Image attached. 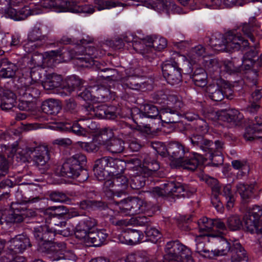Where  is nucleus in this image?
I'll list each match as a JSON object with an SVG mask.
<instances>
[{
    "label": "nucleus",
    "mask_w": 262,
    "mask_h": 262,
    "mask_svg": "<svg viewBox=\"0 0 262 262\" xmlns=\"http://www.w3.org/2000/svg\"><path fill=\"white\" fill-rule=\"evenodd\" d=\"M260 24L257 21L255 17L249 18L248 22L241 23L238 27V29L241 30L245 36L254 42L255 37L254 32L256 28H259Z\"/></svg>",
    "instance_id": "obj_24"
},
{
    "label": "nucleus",
    "mask_w": 262,
    "mask_h": 262,
    "mask_svg": "<svg viewBox=\"0 0 262 262\" xmlns=\"http://www.w3.org/2000/svg\"><path fill=\"white\" fill-rule=\"evenodd\" d=\"M41 6L45 8H52L57 12H70L75 13L91 14L95 11L91 5H78L66 0H42Z\"/></svg>",
    "instance_id": "obj_9"
},
{
    "label": "nucleus",
    "mask_w": 262,
    "mask_h": 262,
    "mask_svg": "<svg viewBox=\"0 0 262 262\" xmlns=\"http://www.w3.org/2000/svg\"><path fill=\"white\" fill-rule=\"evenodd\" d=\"M9 7L10 0H0V9L7 10L8 16L15 20H24L28 16L34 14L28 7H24L20 10Z\"/></svg>",
    "instance_id": "obj_16"
},
{
    "label": "nucleus",
    "mask_w": 262,
    "mask_h": 262,
    "mask_svg": "<svg viewBox=\"0 0 262 262\" xmlns=\"http://www.w3.org/2000/svg\"><path fill=\"white\" fill-rule=\"evenodd\" d=\"M39 215L43 217L41 222H43L45 220L46 225L49 226V229H51L52 226L59 229L66 227V221H57L58 217H59L60 215L51 214L48 212V210H41L39 211Z\"/></svg>",
    "instance_id": "obj_31"
},
{
    "label": "nucleus",
    "mask_w": 262,
    "mask_h": 262,
    "mask_svg": "<svg viewBox=\"0 0 262 262\" xmlns=\"http://www.w3.org/2000/svg\"><path fill=\"white\" fill-rule=\"evenodd\" d=\"M158 96H161L162 102H165V100L168 102L167 104H173L175 108L174 110H172L170 108H165L162 109L159 112L158 115L159 118L163 122L166 123H174L179 121V115L181 113L179 112V110H181L183 107V103L179 100L178 97L173 95H167L166 94H159Z\"/></svg>",
    "instance_id": "obj_10"
},
{
    "label": "nucleus",
    "mask_w": 262,
    "mask_h": 262,
    "mask_svg": "<svg viewBox=\"0 0 262 262\" xmlns=\"http://www.w3.org/2000/svg\"><path fill=\"white\" fill-rule=\"evenodd\" d=\"M40 200L39 196L25 198L21 200L17 199L16 202H12L11 205V210L7 215H4L5 221L7 223H20L27 218L35 215L34 211L21 207V204L27 203H34Z\"/></svg>",
    "instance_id": "obj_7"
},
{
    "label": "nucleus",
    "mask_w": 262,
    "mask_h": 262,
    "mask_svg": "<svg viewBox=\"0 0 262 262\" xmlns=\"http://www.w3.org/2000/svg\"><path fill=\"white\" fill-rule=\"evenodd\" d=\"M107 163V168L113 169L111 171H115L114 174L120 173L123 172L125 163L123 161L118 159L111 157H103Z\"/></svg>",
    "instance_id": "obj_43"
},
{
    "label": "nucleus",
    "mask_w": 262,
    "mask_h": 262,
    "mask_svg": "<svg viewBox=\"0 0 262 262\" xmlns=\"http://www.w3.org/2000/svg\"><path fill=\"white\" fill-rule=\"evenodd\" d=\"M106 108L105 106H98L94 107L92 105H88L85 106L82 111L86 117L79 119V120H86L88 122H92L91 118L94 116H98L100 118L105 119V111Z\"/></svg>",
    "instance_id": "obj_30"
},
{
    "label": "nucleus",
    "mask_w": 262,
    "mask_h": 262,
    "mask_svg": "<svg viewBox=\"0 0 262 262\" xmlns=\"http://www.w3.org/2000/svg\"><path fill=\"white\" fill-rule=\"evenodd\" d=\"M147 258V252L146 251H140L129 254L126 259H124L126 262H146Z\"/></svg>",
    "instance_id": "obj_58"
},
{
    "label": "nucleus",
    "mask_w": 262,
    "mask_h": 262,
    "mask_svg": "<svg viewBox=\"0 0 262 262\" xmlns=\"http://www.w3.org/2000/svg\"><path fill=\"white\" fill-rule=\"evenodd\" d=\"M115 188H114V194L119 197L122 194L126 193L128 188V180L124 175L120 173L114 174Z\"/></svg>",
    "instance_id": "obj_32"
},
{
    "label": "nucleus",
    "mask_w": 262,
    "mask_h": 262,
    "mask_svg": "<svg viewBox=\"0 0 262 262\" xmlns=\"http://www.w3.org/2000/svg\"><path fill=\"white\" fill-rule=\"evenodd\" d=\"M46 256L53 261L68 259L75 262L77 259V257L73 252L66 250V245L64 243H57L51 246L46 253Z\"/></svg>",
    "instance_id": "obj_14"
},
{
    "label": "nucleus",
    "mask_w": 262,
    "mask_h": 262,
    "mask_svg": "<svg viewBox=\"0 0 262 262\" xmlns=\"http://www.w3.org/2000/svg\"><path fill=\"white\" fill-rule=\"evenodd\" d=\"M219 84V83L217 85L210 84L207 87L206 91L209 97L214 101H220L224 98L223 90Z\"/></svg>",
    "instance_id": "obj_45"
},
{
    "label": "nucleus",
    "mask_w": 262,
    "mask_h": 262,
    "mask_svg": "<svg viewBox=\"0 0 262 262\" xmlns=\"http://www.w3.org/2000/svg\"><path fill=\"white\" fill-rule=\"evenodd\" d=\"M59 102L55 99H50L43 102L41 105L42 111L50 115H56L61 110Z\"/></svg>",
    "instance_id": "obj_39"
},
{
    "label": "nucleus",
    "mask_w": 262,
    "mask_h": 262,
    "mask_svg": "<svg viewBox=\"0 0 262 262\" xmlns=\"http://www.w3.org/2000/svg\"><path fill=\"white\" fill-rule=\"evenodd\" d=\"M211 237L215 238L216 241H219L217 249L213 250L214 257L219 256H224L230 252L232 249V243H230L223 235L211 233Z\"/></svg>",
    "instance_id": "obj_27"
},
{
    "label": "nucleus",
    "mask_w": 262,
    "mask_h": 262,
    "mask_svg": "<svg viewBox=\"0 0 262 262\" xmlns=\"http://www.w3.org/2000/svg\"><path fill=\"white\" fill-rule=\"evenodd\" d=\"M106 161L104 158H102L95 162L93 170L94 175L98 181L105 180L115 173V171H111V170L105 169L107 168Z\"/></svg>",
    "instance_id": "obj_25"
},
{
    "label": "nucleus",
    "mask_w": 262,
    "mask_h": 262,
    "mask_svg": "<svg viewBox=\"0 0 262 262\" xmlns=\"http://www.w3.org/2000/svg\"><path fill=\"white\" fill-rule=\"evenodd\" d=\"M34 236L40 246L50 243L54 238V233L52 228L47 225H40L34 229Z\"/></svg>",
    "instance_id": "obj_19"
},
{
    "label": "nucleus",
    "mask_w": 262,
    "mask_h": 262,
    "mask_svg": "<svg viewBox=\"0 0 262 262\" xmlns=\"http://www.w3.org/2000/svg\"><path fill=\"white\" fill-rule=\"evenodd\" d=\"M223 194L227 200L226 207L228 210H230L233 207L235 201L230 185L228 184L224 187Z\"/></svg>",
    "instance_id": "obj_57"
},
{
    "label": "nucleus",
    "mask_w": 262,
    "mask_h": 262,
    "mask_svg": "<svg viewBox=\"0 0 262 262\" xmlns=\"http://www.w3.org/2000/svg\"><path fill=\"white\" fill-rule=\"evenodd\" d=\"M198 224L200 231L209 232L213 229V220L206 217L200 219Z\"/></svg>",
    "instance_id": "obj_56"
},
{
    "label": "nucleus",
    "mask_w": 262,
    "mask_h": 262,
    "mask_svg": "<svg viewBox=\"0 0 262 262\" xmlns=\"http://www.w3.org/2000/svg\"><path fill=\"white\" fill-rule=\"evenodd\" d=\"M222 121L236 124L243 118L244 116L238 110L231 109L221 111Z\"/></svg>",
    "instance_id": "obj_38"
},
{
    "label": "nucleus",
    "mask_w": 262,
    "mask_h": 262,
    "mask_svg": "<svg viewBox=\"0 0 262 262\" xmlns=\"http://www.w3.org/2000/svg\"><path fill=\"white\" fill-rule=\"evenodd\" d=\"M86 163L85 156L77 153L67 159L60 168V174L73 179L82 183L86 181L89 178L88 171L83 168Z\"/></svg>",
    "instance_id": "obj_5"
},
{
    "label": "nucleus",
    "mask_w": 262,
    "mask_h": 262,
    "mask_svg": "<svg viewBox=\"0 0 262 262\" xmlns=\"http://www.w3.org/2000/svg\"><path fill=\"white\" fill-rule=\"evenodd\" d=\"M17 153L20 156V160L25 162L31 154H33V162L38 166L45 165L49 160L48 148L40 146L35 148H27L25 150H17Z\"/></svg>",
    "instance_id": "obj_13"
},
{
    "label": "nucleus",
    "mask_w": 262,
    "mask_h": 262,
    "mask_svg": "<svg viewBox=\"0 0 262 262\" xmlns=\"http://www.w3.org/2000/svg\"><path fill=\"white\" fill-rule=\"evenodd\" d=\"M255 122L246 129L244 137L246 140L252 141L255 139L262 138V118H255Z\"/></svg>",
    "instance_id": "obj_23"
},
{
    "label": "nucleus",
    "mask_w": 262,
    "mask_h": 262,
    "mask_svg": "<svg viewBox=\"0 0 262 262\" xmlns=\"http://www.w3.org/2000/svg\"><path fill=\"white\" fill-rule=\"evenodd\" d=\"M258 53V48L256 45H255L243 56L241 68L245 70H250L255 63V60L254 58L256 57Z\"/></svg>",
    "instance_id": "obj_34"
},
{
    "label": "nucleus",
    "mask_w": 262,
    "mask_h": 262,
    "mask_svg": "<svg viewBox=\"0 0 262 262\" xmlns=\"http://www.w3.org/2000/svg\"><path fill=\"white\" fill-rule=\"evenodd\" d=\"M122 85L124 88H129L134 90H139L141 85L136 81L134 76L129 75L121 79Z\"/></svg>",
    "instance_id": "obj_51"
},
{
    "label": "nucleus",
    "mask_w": 262,
    "mask_h": 262,
    "mask_svg": "<svg viewBox=\"0 0 262 262\" xmlns=\"http://www.w3.org/2000/svg\"><path fill=\"white\" fill-rule=\"evenodd\" d=\"M187 140L192 147L199 149L203 151H208L206 159H209L212 162H217L216 165L222 164L223 157L221 156V150L224 148V143L220 140H216L213 143L211 141L205 139L203 136L198 135H191ZM214 164L215 163H214Z\"/></svg>",
    "instance_id": "obj_4"
},
{
    "label": "nucleus",
    "mask_w": 262,
    "mask_h": 262,
    "mask_svg": "<svg viewBox=\"0 0 262 262\" xmlns=\"http://www.w3.org/2000/svg\"><path fill=\"white\" fill-rule=\"evenodd\" d=\"M254 186L253 185H246L239 183L236 185V191L240 194L243 201L246 202L251 198L253 194Z\"/></svg>",
    "instance_id": "obj_46"
},
{
    "label": "nucleus",
    "mask_w": 262,
    "mask_h": 262,
    "mask_svg": "<svg viewBox=\"0 0 262 262\" xmlns=\"http://www.w3.org/2000/svg\"><path fill=\"white\" fill-rule=\"evenodd\" d=\"M40 200L39 196L25 198L21 200L17 199L16 202H12L11 205V210L7 215H4L5 221L7 223H20L27 218L35 215L34 211L21 207V204L27 203H34Z\"/></svg>",
    "instance_id": "obj_6"
},
{
    "label": "nucleus",
    "mask_w": 262,
    "mask_h": 262,
    "mask_svg": "<svg viewBox=\"0 0 262 262\" xmlns=\"http://www.w3.org/2000/svg\"><path fill=\"white\" fill-rule=\"evenodd\" d=\"M120 213L125 215H134L143 213L150 209L146 202L139 197L127 199L117 203Z\"/></svg>",
    "instance_id": "obj_11"
},
{
    "label": "nucleus",
    "mask_w": 262,
    "mask_h": 262,
    "mask_svg": "<svg viewBox=\"0 0 262 262\" xmlns=\"http://www.w3.org/2000/svg\"><path fill=\"white\" fill-rule=\"evenodd\" d=\"M166 151L172 158L173 164L176 165L184 158L185 153L184 146L177 142L170 143Z\"/></svg>",
    "instance_id": "obj_28"
},
{
    "label": "nucleus",
    "mask_w": 262,
    "mask_h": 262,
    "mask_svg": "<svg viewBox=\"0 0 262 262\" xmlns=\"http://www.w3.org/2000/svg\"><path fill=\"white\" fill-rule=\"evenodd\" d=\"M184 248L185 246L178 241L167 242L165 248L164 259L167 261H177Z\"/></svg>",
    "instance_id": "obj_20"
},
{
    "label": "nucleus",
    "mask_w": 262,
    "mask_h": 262,
    "mask_svg": "<svg viewBox=\"0 0 262 262\" xmlns=\"http://www.w3.org/2000/svg\"><path fill=\"white\" fill-rule=\"evenodd\" d=\"M151 8L158 12L170 13L176 9V6L170 0H152Z\"/></svg>",
    "instance_id": "obj_37"
},
{
    "label": "nucleus",
    "mask_w": 262,
    "mask_h": 262,
    "mask_svg": "<svg viewBox=\"0 0 262 262\" xmlns=\"http://www.w3.org/2000/svg\"><path fill=\"white\" fill-rule=\"evenodd\" d=\"M50 31V28L47 25L37 23L28 34V42L24 46L26 51L31 52L35 48L40 47L42 41L45 40L46 34Z\"/></svg>",
    "instance_id": "obj_12"
},
{
    "label": "nucleus",
    "mask_w": 262,
    "mask_h": 262,
    "mask_svg": "<svg viewBox=\"0 0 262 262\" xmlns=\"http://www.w3.org/2000/svg\"><path fill=\"white\" fill-rule=\"evenodd\" d=\"M191 78L196 86L203 88L206 86L207 83V75L203 68L196 69Z\"/></svg>",
    "instance_id": "obj_42"
},
{
    "label": "nucleus",
    "mask_w": 262,
    "mask_h": 262,
    "mask_svg": "<svg viewBox=\"0 0 262 262\" xmlns=\"http://www.w3.org/2000/svg\"><path fill=\"white\" fill-rule=\"evenodd\" d=\"M163 188L155 187L151 191L146 193L154 197L172 196L175 198L189 197L190 194L195 192V189L190 188L187 185H182L179 182L174 181L168 182L162 185Z\"/></svg>",
    "instance_id": "obj_8"
},
{
    "label": "nucleus",
    "mask_w": 262,
    "mask_h": 262,
    "mask_svg": "<svg viewBox=\"0 0 262 262\" xmlns=\"http://www.w3.org/2000/svg\"><path fill=\"white\" fill-rule=\"evenodd\" d=\"M145 40L144 44V49L146 52L142 55L145 57H153V50L161 51L164 49L167 46V41L165 38L163 37H148Z\"/></svg>",
    "instance_id": "obj_18"
},
{
    "label": "nucleus",
    "mask_w": 262,
    "mask_h": 262,
    "mask_svg": "<svg viewBox=\"0 0 262 262\" xmlns=\"http://www.w3.org/2000/svg\"><path fill=\"white\" fill-rule=\"evenodd\" d=\"M81 84L80 79L76 76H73L66 79L63 89L64 91L70 94L74 91L76 88L79 87Z\"/></svg>",
    "instance_id": "obj_49"
},
{
    "label": "nucleus",
    "mask_w": 262,
    "mask_h": 262,
    "mask_svg": "<svg viewBox=\"0 0 262 262\" xmlns=\"http://www.w3.org/2000/svg\"><path fill=\"white\" fill-rule=\"evenodd\" d=\"M159 111L158 108L150 104H146L141 108L140 116L149 118H155L158 117Z\"/></svg>",
    "instance_id": "obj_47"
},
{
    "label": "nucleus",
    "mask_w": 262,
    "mask_h": 262,
    "mask_svg": "<svg viewBox=\"0 0 262 262\" xmlns=\"http://www.w3.org/2000/svg\"><path fill=\"white\" fill-rule=\"evenodd\" d=\"M90 41L83 39L80 40V45L76 46L73 50L69 52H62L61 51H51L44 54L35 53L32 57V61L37 67L42 65L53 67L61 61V56L65 57L69 53L71 58H75L76 63L80 67L89 68L95 64V58L101 56V51L97 50L92 46H85Z\"/></svg>",
    "instance_id": "obj_1"
},
{
    "label": "nucleus",
    "mask_w": 262,
    "mask_h": 262,
    "mask_svg": "<svg viewBox=\"0 0 262 262\" xmlns=\"http://www.w3.org/2000/svg\"><path fill=\"white\" fill-rule=\"evenodd\" d=\"M94 3L95 7L99 11L110 9L117 5V3L114 0H95Z\"/></svg>",
    "instance_id": "obj_62"
},
{
    "label": "nucleus",
    "mask_w": 262,
    "mask_h": 262,
    "mask_svg": "<svg viewBox=\"0 0 262 262\" xmlns=\"http://www.w3.org/2000/svg\"><path fill=\"white\" fill-rule=\"evenodd\" d=\"M250 214L246 212L243 217V222L247 231L254 233L256 229L255 226L259 220Z\"/></svg>",
    "instance_id": "obj_53"
},
{
    "label": "nucleus",
    "mask_w": 262,
    "mask_h": 262,
    "mask_svg": "<svg viewBox=\"0 0 262 262\" xmlns=\"http://www.w3.org/2000/svg\"><path fill=\"white\" fill-rule=\"evenodd\" d=\"M210 45L216 51L238 50L248 47L249 42L234 29L228 31L224 36L221 34L212 36L210 39Z\"/></svg>",
    "instance_id": "obj_3"
},
{
    "label": "nucleus",
    "mask_w": 262,
    "mask_h": 262,
    "mask_svg": "<svg viewBox=\"0 0 262 262\" xmlns=\"http://www.w3.org/2000/svg\"><path fill=\"white\" fill-rule=\"evenodd\" d=\"M162 73L167 82L171 85L179 83L182 80L181 69L175 61L166 62L162 67Z\"/></svg>",
    "instance_id": "obj_15"
},
{
    "label": "nucleus",
    "mask_w": 262,
    "mask_h": 262,
    "mask_svg": "<svg viewBox=\"0 0 262 262\" xmlns=\"http://www.w3.org/2000/svg\"><path fill=\"white\" fill-rule=\"evenodd\" d=\"M227 225L230 230H239L242 226V222L238 215H231L227 219Z\"/></svg>",
    "instance_id": "obj_59"
},
{
    "label": "nucleus",
    "mask_w": 262,
    "mask_h": 262,
    "mask_svg": "<svg viewBox=\"0 0 262 262\" xmlns=\"http://www.w3.org/2000/svg\"><path fill=\"white\" fill-rule=\"evenodd\" d=\"M96 221L92 218L85 219L76 226L75 232L76 238L83 240L88 246L99 247L103 244L107 235L102 230L94 231Z\"/></svg>",
    "instance_id": "obj_2"
},
{
    "label": "nucleus",
    "mask_w": 262,
    "mask_h": 262,
    "mask_svg": "<svg viewBox=\"0 0 262 262\" xmlns=\"http://www.w3.org/2000/svg\"><path fill=\"white\" fill-rule=\"evenodd\" d=\"M16 95L12 92L6 91L4 93L2 99L1 108L3 110L11 109L16 103Z\"/></svg>",
    "instance_id": "obj_44"
},
{
    "label": "nucleus",
    "mask_w": 262,
    "mask_h": 262,
    "mask_svg": "<svg viewBox=\"0 0 262 262\" xmlns=\"http://www.w3.org/2000/svg\"><path fill=\"white\" fill-rule=\"evenodd\" d=\"M211 234H204L200 235L196 237L195 251L202 256L209 259L214 258L213 250L210 251L205 247V242L207 241V237H211Z\"/></svg>",
    "instance_id": "obj_29"
},
{
    "label": "nucleus",
    "mask_w": 262,
    "mask_h": 262,
    "mask_svg": "<svg viewBox=\"0 0 262 262\" xmlns=\"http://www.w3.org/2000/svg\"><path fill=\"white\" fill-rule=\"evenodd\" d=\"M230 252L232 262H239L247 259L246 251L237 240L232 241V249Z\"/></svg>",
    "instance_id": "obj_33"
},
{
    "label": "nucleus",
    "mask_w": 262,
    "mask_h": 262,
    "mask_svg": "<svg viewBox=\"0 0 262 262\" xmlns=\"http://www.w3.org/2000/svg\"><path fill=\"white\" fill-rule=\"evenodd\" d=\"M9 243L10 249L14 254L23 253L31 245L29 238L24 235H16L11 238Z\"/></svg>",
    "instance_id": "obj_22"
},
{
    "label": "nucleus",
    "mask_w": 262,
    "mask_h": 262,
    "mask_svg": "<svg viewBox=\"0 0 262 262\" xmlns=\"http://www.w3.org/2000/svg\"><path fill=\"white\" fill-rule=\"evenodd\" d=\"M232 165L234 169L239 170L242 174L245 175L249 172V166L246 161L234 160L232 162Z\"/></svg>",
    "instance_id": "obj_63"
},
{
    "label": "nucleus",
    "mask_w": 262,
    "mask_h": 262,
    "mask_svg": "<svg viewBox=\"0 0 262 262\" xmlns=\"http://www.w3.org/2000/svg\"><path fill=\"white\" fill-rule=\"evenodd\" d=\"M93 89L94 91V98L98 99H105L110 95V90L103 86L99 85L93 86Z\"/></svg>",
    "instance_id": "obj_61"
},
{
    "label": "nucleus",
    "mask_w": 262,
    "mask_h": 262,
    "mask_svg": "<svg viewBox=\"0 0 262 262\" xmlns=\"http://www.w3.org/2000/svg\"><path fill=\"white\" fill-rule=\"evenodd\" d=\"M145 184V177L142 175H136L131 177L129 182L130 187L133 189H139Z\"/></svg>",
    "instance_id": "obj_60"
},
{
    "label": "nucleus",
    "mask_w": 262,
    "mask_h": 262,
    "mask_svg": "<svg viewBox=\"0 0 262 262\" xmlns=\"http://www.w3.org/2000/svg\"><path fill=\"white\" fill-rule=\"evenodd\" d=\"M123 40L132 46L134 50L140 52L142 54L146 52L144 49L145 40L139 38L136 35L132 33H127L123 38Z\"/></svg>",
    "instance_id": "obj_36"
},
{
    "label": "nucleus",
    "mask_w": 262,
    "mask_h": 262,
    "mask_svg": "<svg viewBox=\"0 0 262 262\" xmlns=\"http://www.w3.org/2000/svg\"><path fill=\"white\" fill-rule=\"evenodd\" d=\"M16 67L14 64L10 62L7 59L0 60V77L8 78L12 77L15 74ZM2 89L0 87V96Z\"/></svg>",
    "instance_id": "obj_35"
},
{
    "label": "nucleus",
    "mask_w": 262,
    "mask_h": 262,
    "mask_svg": "<svg viewBox=\"0 0 262 262\" xmlns=\"http://www.w3.org/2000/svg\"><path fill=\"white\" fill-rule=\"evenodd\" d=\"M204 159L201 155L195 153L190 157L183 158L176 165L178 167H182L184 169L190 170H194L199 164L204 162Z\"/></svg>",
    "instance_id": "obj_26"
},
{
    "label": "nucleus",
    "mask_w": 262,
    "mask_h": 262,
    "mask_svg": "<svg viewBox=\"0 0 262 262\" xmlns=\"http://www.w3.org/2000/svg\"><path fill=\"white\" fill-rule=\"evenodd\" d=\"M124 143L120 139H113L110 140L107 144V149L114 154H118L122 152L124 149Z\"/></svg>",
    "instance_id": "obj_50"
},
{
    "label": "nucleus",
    "mask_w": 262,
    "mask_h": 262,
    "mask_svg": "<svg viewBox=\"0 0 262 262\" xmlns=\"http://www.w3.org/2000/svg\"><path fill=\"white\" fill-rule=\"evenodd\" d=\"M37 84L38 83H36L31 85L23 86L18 90V94L24 98V99L19 101L18 104V107L20 110H30V105L32 103L29 100H25V99H29L30 97H35L36 95L38 94V90L36 88Z\"/></svg>",
    "instance_id": "obj_17"
},
{
    "label": "nucleus",
    "mask_w": 262,
    "mask_h": 262,
    "mask_svg": "<svg viewBox=\"0 0 262 262\" xmlns=\"http://www.w3.org/2000/svg\"><path fill=\"white\" fill-rule=\"evenodd\" d=\"M212 4L217 8H230L234 6H242L247 2L245 0H211Z\"/></svg>",
    "instance_id": "obj_48"
},
{
    "label": "nucleus",
    "mask_w": 262,
    "mask_h": 262,
    "mask_svg": "<svg viewBox=\"0 0 262 262\" xmlns=\"http://www.w3.org/2000/svg\"><path fill=\"white\" fill-rule=\"evenodd\" d=\"M116 211L110 210L108 212L107 217L109 219V221L110 222L115 225L116 226H123V225H127V222L124 220L119 219L118 216L119 212L120 213L119 209L117 207V204H116Z\"/></svg>",
    "instance_id": "obj_54"
},
{
    "label": "nucleus",
    "mask_w": 262,
    "mask_h": 262,
    "mask_svg": "<svg viewBox=\"0 0 262 262\" xmlns=\"http://www.w3.org/2000/svg\"><path fill=\"white\" fill-rule=\"evenodd\" d=\"M147 240L152 243H156L162 237L160 232L156 228L152 227H147L145 231Z\"/></svg>",
    "instance_id": "obj_55"
},
{
    "label": "nucleus",
    "mask_w": 262,
    "mask_h": 262,
    "mask_svg": "<svg viewBox=\"0 0 262 262\" xmlns=\"http://www.w3.org/2000/svg\"><path fill=\"white\" fill-rule=\"evenodd\" d=\"M191 62L195 63L202 57L205 56V49L202 45L192 48L188 55Z\"/></svg>",
    "instance_id": "obj_52"
},
{
    "label": "nucleus",
    "mask_w": 262,
    "mask_h": 262,
    "mask_svg": "<svg viewBox=\"0 0 262 262\" xmlns=\"http://www.w3.org/2000/svg\"><path fill=\"white\" fill-rule=\"evenodd\" d=\"M62 77L60 75L54 73L47 75L46 80L42 83L44 89L52 90L61 85Z\"/></svg>",
    "instance_id": "obj_41"
},
{
    "label": "nucleus",
    "mask_w": 262,
    "mask_h": 262,
    "mask_svg": "<svg viewBox=\"0 0 262 262\" xmlns=\"http://www.w3.org/2000/svg\"><path fill=\"white\" fill-rule=\"evenodd\" d=\"M59 128L63 132H72L78 136H85L86 135L87 130L85 128L81 126L77 122L71 125L70 123H62L59 125Z\"/></svg>",
    "instance_id": "obj_40"
},
{
    "label": "nucleus",
    "mask_w": 262,
    "mask_h": 262,
    "mask_svg": "<svg viewBox=\"0 0 262 262\" xmlns=\"http://www.w3.org/2000/svg\"><path fill=\"white\" fill-rule=\"evenodd\" d=\"M144 237L142 231L128 228L119 236V239L121 243L135 245L140 243Z\"/></svg>",
    "instance_id": "obj_21"
},
{
    "label": "nucleus",
    "mask_w": 262,
    "mask_h": 262,
    "mask_svg": "<svg viewBox=\"0 0 262 262\" xmlns=\"http://www.w3.org/2000/svg\"><path fill=\"white\" fill-rule=\"evenodd\" d=\"M144 166L146 167L148 170L150 171H155L158 170L160 168L158 162L152 159H151L150 156L147 155L143 160Z\"/></svg>",
    "instance_id": "obj_64"
}]
</instances>
